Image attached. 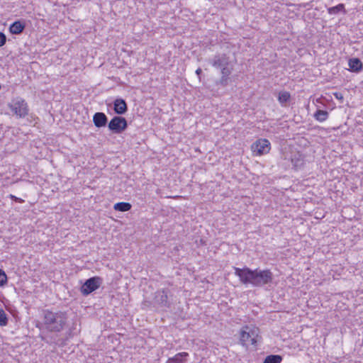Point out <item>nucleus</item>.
<instances>
[{"label":"nucleus","mask_w":363,"mask_h":363,"mask_svg":"<svg viewBox=\"0 0 363 363\" xmlns=\"http://www.w3.org/2000/svg\"><path fill=\"white\" fill-rule=\"evenodd\" d=\"M10 197L11 198V199H13V201H15L16 202H18V203H23L24 201L21 198H18V197H16V196H13V195H10Z\"/></svg>","instance_id":"b1692460"},{"label":"nucleus","mask_w":363,"mask_h":363,"mask_svg":"<svg viewBox=\"0 0 363 363\" xmlns=\"http://www.w3.org/2000/svg\"><path fill=\"white\" fill-rule=\"evenodd\" d=\"M291 162H292L294 167L296 168L301 167L303 163V159L301 158V155H298V157H296V155L291 158Z\"/></svg>","instance_id":"6ab92c4d"},{"label":"nucleus","mask_w":363,"mask_h":363,"mask_svg":"<svg viewBox=\"0 0 363 363\" xmlns=\"http://www.w3.org/2000/svg\"><path fill=\"white\" fill-rule=\"evenodd\" d=\"M8 323V318L5 311L0 308V325L5 326Z\"/></svg>","instance_id":"aec40b11"},{"label":"nucleus","mask_w":363,"mask_h":363,"mask_svg":"<svg viewBox=\"0 0 363 363\" xmlns=\"http://www.w3.org/2000/svg\"><path fill=\"white\" fill-rule=\"evenodd\" d=\"M6 42V36L4 33L0 32V47L4 45Z\"/></svg>","instance_id":"5701e85b"},{"label":"nucleus","mask_w":363,"mask_h":363,"mask_svg":"<svg viewBox=\"0 0 363 363\" xmlns=\"http://www.w3.org/2000/svg\"><path fill=\"white\" fill-rule=\"evenodd\" d=\"M150 303H151L150 302H149V301H145L142 303V305H143V308H145V307L149 306Z\"/></svg>","instance_id":"a878e982"},{"label":"nucleus","mask_w":363,"mask_h":363,"mask_svg":"<svg viewBox=\"0 0 363 363\" xmlns=\"http://www.w3.org/2000/svg\"><path fill=\"white\" fill-rule=\"evenodd\" d=\"M107 121L108 118L104 113L97 112L93 116V123L97 128L106 126Z\"/></svg>","instance_id":"9d476101"},{"label":"nucleus","mask_w":363,"mask_h":363,"mask_svg":"<svg viewBox=\"0 0 363 363\" xmlns=\"http://www.w3.org/2000/svg\"><path fill=\"white\" fill-rule=\"evenodd\" d=\"M240 341L242 346L255 345L259 337V328L245 325L240 332Z\"/></svg>","instance_id":"20e7f679"},{"label":"nucleus","mask_w":363,"mask_h":363,"mask_svg":"<svg viewBox=\"0 0 363 363\" xmlns=\"http://www.w3.org/2000/svg\"><path fill=\"white\" fill-rule=\"evenodd\" d=\"M13 115L18 118H25L28 114V106L26 101L20 97L13 99L8 104Z\"/></svg>","instance_id":"39448f33"},{"label":"nucleus","mask_w":363,"mask_h":363,"mask_svg":"<svg viewBox=\"0 0 363 363\" xmlns=\"http://www.w3.org/2000/svg\"><path fill=\"white\" fill-rule=\"evenodd\" d=\"M344 9V5L340 4H338L337 6H333V7H331L328 9V12L330 14H335V13H337L339 11H342Z\"/></svg>","instance_id":"412c9836"},{"label":"nucleus","mask_w":363,"mask_h":363,"mask_svg":"<svg viewBox=\"0 0 363 363\" xmlns=\"http://www.w3.org/2000/svg\"><path fill=\"white\" fill-rule=\"evenodd\" d=\"M169 290H158L155 293L152 304L156 308L166 309L169 308L172 304L168 295Z\"/></svg>","instance_id":"423d86ee"},{"label":"nucleus","mask_w":363,"mask_h":363,"mask_svg":"<svg viewBox=\"0 0 363 363\" xmlns=\"http://www.w3.org/2000/svg\"><path fill=\"white\" fill-rule=\"evenodd\" d=\"M131 207V204L128 202H118L114 205L113 208L118 211L125 212L129 211Z\"/></svg>","instance_id":"2eb2a0df"},{"label":"nucleus","mask_w":363,"mask_h":363,"mask_svg":"<svg viewBox=\"0 0 363 363\" xmlns=\"http://www.w3.org/2000/svg\"><path fill=\"white\" fill-rule=\"evenodd\" d=\"M67 320L65 312H53L49 310L43 311V324L45 329L50 332H60L63 330Z\"/></svg>","instance_id":"f03ea898"},{"label":"nucleus","mask_w":363,"mask_h":363,"mask_svg":"<svg viewBox=\"0 0 363 363\" xmlns=\"http://www.w3.org/2000/svg\"><path fill=\"white\" fill-rule=\"evenodd\" d=\"M7 281V277L5 272L0 269V286H4Z\"/></svg>","instance_id":"4be33fe9"},{"label":"nucleus","mask_w":363,"mask_h":363,"mask_svg":"<svg viewBox=\"0 0 363 363\" xmlns=\"http://www.w3.org/2000/svg\"><path fill=\"white\" fill-rule=\"evenodd\" d=\"M188 356L189 354L187 352H179L173 357L169 358L167 363H184V358Z\"/></svg>","instance_id":"4468645a"},{"label":"nucleus","mask_w":363,"mask_h":363,"mask_svg":"<svg viewBox=\"0 0 363 363\" xmlns=\"http://www.w3.org/2000/svg\"><path fill=\"white\" fill-rule=\"evenodd\" d=\"M235 274L239 277L240 281L245 285L250 284L254 287H262L271 284L273 274L269 269H251L247 267L242 269L233 267Z\"/></svg>","instance_id":"f257e3e1"},{"label":"nucleus","mask_w":363,"mask_h":363,"mask_svg":"<svg viewBox=\"0 0 363 363\" xmlns=\"http://www.w3.org/2000/svg\"><path fill=\"white\" fill-rule=\"evenodd\" d=\"M334 96H335V98H336V99H340V100L343 99V96H342V94L341 93H338V92L335 93V94H334Z\"/></svg>","instance_id":"393cba45"},{"label":"nucleus","mask_w":363,"mask_h":363,"mask_svg":"<svg viewBox=\"0 0 363 363\" xmlns=\"http://www.w3.org/2000/svg\"><path fill=\"white\" fill-rule=\"evenodd\" d=\"M251 149L254 155L260 156L269 152L270 143L267 139L260 138L252 145Z\"/></svg>","instance_id":"1a4fd4ad"},{"label":"nucleus","mask_w":363,"mask_h":363,"mask_svg":"<svg viewBox=\"0 0 363 363\" xmlns=\"http://www.w3.org/2000/svg\"><path fill=\"white\" fill-rule=\"evenodd\" d=\"M314 118L320 122H323L328 118V112L323 110H318L314 113Z\"/></svg>","instance_id":"dca6fc26"},{"label":"nucleus","mask_w":363,"mask_h":363,"mask_svg":"<svg viewBox=\"0 0 363 363\" xmlns=\"http://www.w3.org/2000/svg\"><path fill=\"white\" fill-rule=\"evenodd\" d=\"M351 71L359 72L363 69V64L359 58H351L348 62Z\"/></svg>","instance_id":"f8f14e48"},{"label":"nucleus","mask_w":363,"mask_h":363,"mask_svg":"<svg viewBox=\"0 0 363 363\" xmlns=\"http://www.w3.org/2000/svg\"><path fill=\"white\" fill-rule=\"evenodd\" d=\"M202 72V70L201 68H198L196 70V74L199 77L200 74H201Z\"/></svg>","instance_id":"bb28decb"},{"label":"nucleus","mask_w":363,"mask_h":363,"mask_svg":"<svg viewBox=\"0 0 363 363\" xmlns=\"http://www.w3.org/2000/svg\"><path fill=\"white\" fill-rule=\"evenodd\" d=\"M291 95L289 92L281 91L278 96V101L281 105L285 106V104L289 101Z\"/></svg>","instance_id":"f3484780"},{"label":"nucleus","mask_w":363,"mask_h":363,"mask_svg":"<svg viewBox=\"0 0 363 363\" xmlns=\"http://www.w3.org/2000/svg\"><path fill=\"white\" fill-rule=\"evenodd\" d=\"M25 27V23L20 21H16L10 26L9 31L12 34L18 35L23 31Z\"/></svg>","instance_id":"ddd939ff"},{"label":"nucleus","mask_w":363,"mask_h":363,"mask_svg":"<svg viewBox=\"0 0 363 363\" xmlns=\"http://www.w3.org/2000/svg\"><path fill=\"white\" fill-rule=\"evenodd\" d=\"M102 283L101 278L99 277H91L86 280L81 287V292L84 296H87L99 289Z\"/></svg>","instance_id":"0eeeda50"},{"label":"nucleus","mask_w":363,"mask_h":363,"mask_svg":"<svg viewBox=\"0 0 363 363\" xmlns=\"http://www.w3.org/2000/svg\"><path fill=\"white\" fill-rule=\"evenodd\" d=\"M211 63L213 67L220 70L221 77L216 82V84L225 87L233 69L229 57L225 54L217 55L211 60Z\"/></svg>","instance_id":"7ed1b4c3"},{"label":"nucleus","mask_w":363,"mask_h":363,"mask_svg":"<svg viewBox=\"0 0 363 363\" xmlns=\"http://www.w3.org/2000/svg\"><path fill=\"white\" fill-rule=\"evenodd\" d=\"M282 357L278 354H271L267 356L263 363H280Z\"/></svg>","instance_id":"a211bd4d"},{"label":"nucleus","mask_w":363,"mask_h":363,"mask_svg":"<svg viewBox=\"0 0 363 363\" xmlns=\"http://www.w3.org/2000/svg\"><path fill=\"white\" fill-rule=\"evenodd\" d=\"M108 129L113 133H121L128 127V123L125 118L114 116L108 123Z\"/></svg>","instance_id":"6e6552de"},{"label":"nucleus","mask_w":363,"mask_h":363,"mask_svg":"<svg viewBox=\"0 0 363 363\" xmlns=\"http://www.w3.org/2000/svg\"><path fill=\"white\" fill-rule=\"evenodd\" d=\"M113 109L116 113L118 115L124 114L127 110V104L123 99H117L113 103Z\"/></svg>","instance_id":"9b49d317"}]
</instances>
